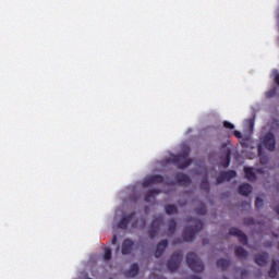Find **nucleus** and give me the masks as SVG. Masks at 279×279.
I'll return each mask as SVG.
<instances>
[{"label":"nucleus","mask_w":279,"mask_h":279,"mask_svg":"<svg viewBox=\"0 0 279 279\" xmlns=\"http://www.w3.org/2000/svg\"><path fill=\"white\" fill-rule=\"evenodd\" d=\"M129 226H131V228H143L145 222L143 220L136 221L134 214H131L130 216L122 217L118 228L125 230Z\"/></svg>","instance_id":"f257e3e1"},{"label":"nucleus","mask_w":279,"mask_h":279,"mask_svg":"<svg viewBox=\"0 0 279 279\" xmlns=\"http://www.w3.org/2000/svg\"><path fill=\"white\" fill-rule=\"evenodd\" d=\"M168 162H173V165H175L179 169H186V167L191 165V159H189V148H186L179 157L171 155Z\"/></svg>","instance_id":"f03ea898"},{"label":"nucleus","mask_w":279,"mask_h":279,"mask_svg":"<svg viewBox=\"0 0 279 279\" xmlns=\"http://www.w3.org/2000/svg\"><path fill=\"white\" fill-rule=\"evenodd\" d=\"M186 263L190 269H192V271H197V272L204 271V264L202 263V259H199L197 254L189 253L186 255Z\"/></svg>","instance_id":"7ed1b4c3"},{"label":"nucleus","mask_w":279,"mask_h":279,"mask_svg":"<svg viewBox=\"0 0 279 279\" xmlns=\"http://www.w3.org/2000/svg\"><path fill=\"white\" fill-rule=\"evenodd\" d=\"M203 227H204V223H202L201 220H193L192 226L186 227L184 229L183 236H184L185 241H193V239L195 236V232H199V230H202Z\"/></svg>","instance_id":"20e7f679"},{"label":"nucleus","mask_w":279,"mask_h":279,"mask_svg":"<svg viewBox=\"0 0 279 279\" xmlns=\"http://www.w3.org/2000/svg\"><path fill=\"white\" fill-rule=\"evenodd\" d=\"M180 263H182V253H174L171 256L170 260H168L167 268L169 269V271H175V269L180 267Z\"/></svg>","instance_id":"39448f33"},{"label":"nucleus","mask_w":279,"mask_h":279,"mask_svg":"<svg viewBox=\"0 0 279 279\" xmlns=\"http://www.w3.org/2000/svg\"><path fill=\"white\" fill-rule=\"evenodd\" d=\"M263 145L269 151H274V149H276V137L274 136V134H266L263 138Z\"/></svg>","instance_id":"423d86ee"},{"label":"nucleus","mask_w":279,"mask_h":279,"mask_svg":"<svg viewBox=\"0 0 279 279\" xmlns=\"http://www.w3.org/2000/svg\"><path fill=\"white\" fill-rule=\"evenodd\" d=\"M232 178H236V172L235 171H226L222 172L218 178H217V184H221V182H230Z\"/></svg>","instance_id":"0eeeda50"},{"label":"nucleus","mask_w":279,"mask_h":279,"mask_svg":"<svg viewBox=\"0 0 279 279\" xmlns=\"http://www.w3.org/2000/svg\"><path fill=\"white\" fill-rule=\"evenodd\" d=\"M159 182H162V177L160 175H151L144 180L143 186L147 187L150 186V184H158Z\"/></svg>","instance_id":"6e6552de"},{"label":"nucleus","mask_w":279,"mask_h":279,"mask_svg":"<svg viewBox=\"0 0 279 279\" xmlns=\"http://www.w3.org/2000/svg\"><path fill=\"white\" fill-rule=\"evenodd\" d=\"M230 234H232L233 236H238L239 240L242 242V243H247V236H245V233L242 232L241 230L236 229V228H232L230 229Z\"/></svg>","instance_id":"1a4fd4ad"},{"label":"nucleus","mask_w":279,"mask_h":279,"mask_svg":"<svg viewBox=\"0 0 279 279\" xmlns=\"http://www.w3.org/2000/svg\"><path fill=\"white\" fill-rule=\"evenodd\" d=\"M240 143L244 151H250V149H254V142L250 137L242 138Z\"/></svg>","instance_id":"9d476101"},{"label":"nucleus","mask_w":279,"mask_h":279,"mask_svg":"<svg viewBox=\"0 0 279 279\" xmlns=\"http://www.w3.org/2000/svg\"><path fill=\"white\" fill-rule=\"evenodd\" d=\"M244 173H245L246 180L254 182V180H256V173H258V170L254 168H244Z\"/></svg>","instance_id":"9b49d317"},{"label":"nucleus","mask_w":279,"mask_h":279,"mask_svg":"<svg viewBox=\"0 0 279 279\" xmlns=\"http://www.w3.org/2000/svg\"><path fill=\"white\" fill-rule=\"evenodd\" d=\"M267 260H269V256L266 253L259 254L255 257L256 265L259 267H265L267 265Z\"/></svg>","instance_id":"f8f14e48"},{"label":"nucleus","mask_w":279,"mask_h":279,"mask_svg":"<svg viewBox=\"0 0 279 279\" xmlns=\"http://www.w3.org/2000/svg\"><path fill=\"white\" fill-rule=\"evenodd\" d=\"M160 221H162L161 217H157L151 225V230H150V236L154 238L156 236V232H158V228L160 226Z\"/></svg>","instance_id":"ddd939ff"},{"label":"nucleus","mask_w":279,"mask_h":279,"mask_svg":"<svg viewBox=\"0 0 279 279\" xmlns=\"http://www.w3.org/2000/svg\"><path fill=\"white\" fill-rule=\"evenodd\" d=\"M239 193H240V195H244L245 197H247V195H250V193H252V185H250L247 183L240 185Z\"/></svg>","instance_id":"4468645a"},{"label":"nucleus","mask_w":279,"mask_h":279,"mask_svg":"<svg viewBox=\"0 0 279 279\" xmlns=\"http://www.w3.org/2000/svg\"><path fill=\"white\" fill-rule=\"evenodd\" d=\"M133 246L134 242H132V240H125L122 244V254H130V252H132Z\"/></svg>","instance_id":"2eb2a0df"},{"label":"nucleus","mask_w":279,"mask_h":279,"mask_svg":"<svg viewBox=\"0 0 279 279\" xmlns=\"http://www.w3.org/2000/svg\"><path fill=\"white\" fill-rule=\"evenodd\" d=\"M167 247V241H161L159 244H157L156 251H155V257L159 258V256L165 252Z\"/></svg>","instance_id":"dca6fc26"},{"label":"nucleus","mask_w":279,"mask_h":279,"mask_svg":"<svg viewBox=\"0 0 279 279\" xmlns=\"http://www.w3.org/2000/svg\"><path fill=\"white\" fill-rule=\"evenodd\" d=\"M177 181L179 182V184H181L182 186H186V184H189L191 182V179H189V177H186L183 173H179L177 174Z\"/></svg>","instance_id":"f3484780"},{"label":"nucleus","mask_w":279,"mask_h":279,"mask_svg":"<svg viewBox=\"0 0 279 279\" xmlns=\"http://www.w3.org/2000/svg\"><path fill=\"white\" fill-rule=\"evenodd\" d=\"M259 160L263 165H267L269 162V158L263 154V145H259L257 148Z\"/></svg>","instance_id":"a211bd4d"},{"label":"nucleus","mask_w":279,"mask_h":279,"mask_svg":"<svg viewBox=\"0 0 279 279\" xmlns=\"http://www.w3.org/2000/svg\"><path fill=\"white\" fill-rule=\"evenodd\" d=\"M235 256L241 259L247 258V251H245L243 247L239 246L235 250Z\"/></svg>","instance_id":"6ab92c4d"},{"label":"nucleus","mask_w":279,"mask_h":279,"mask_svg":"<svg viewBox=\"0 0 279 279\" xmlns=\"http://www.w3.org/2000/svg\"><path fill=\"white\" fill-rule=\"evenodd\" d=\"M137 275H138V265L133 264V265L131 266V269L126 272V276H128L129 278H134V277L137 276Z\"/></svg>","instance_id":"aec40b11"},{"label":"nucleus","mask_w":279,"mask_h":279,"mask_svg":"<svg viewBox=\"0 0 279 279\" xmlns=\"http://www.w3.org/2000/svg\"><path fill=\"white\" fill-rule=\"evenodd\" d=\"M167 215H175L178 213V208L173 205L166 206Z\"/></svg>","instance_id":"412c9836"},{"label":"nucleus","mask_w":279,"mask_h":279,"mask_svg":"<svg viewBox=\"0 0 279 279\" xmlns=\"http://www.w3.org/2000/svg\"><path fill=\"white\" fill-rule=\"evenodd\" d=\"M228 265H230V262H228V259H219L217 262V267H219V269H226Z\"/></svg>","instance_id":"4be33fe9"},{"label":"nucleus","mask_w":279,"mask_h":279,"mask_svg":"<svg viewBox=\"0 0 279 279\" xmlns=\"http://www.w3.org/2000/svg\"><path fill=\"white\" fill-rule=\"evenodd\" d=\"M155 195H158V191H150L149 194L145 197V202H154Z\"/></svg>","instance_id":"5701e85b"},{"label":"nucleus","mask_w":279,"mask_h":279,"mask_svg":"<svg viewBox=\"0 0 279 279\" xmlns=\"http://www.w3.org/2000/svg\"><path fill=\"white\" fill-rule=\"evenodd\" d=\"M168 232H169V234H173L175 232V221H173V220L169 221Z\"/></svg>","instance_id":"b1692460"},{"label":"nucleus","mask_w":279,"mask_h":279,"mask_svg":"<svg viewBox=\"0 0 279 279\" xmlns=\"http://www.w3.org/2000/svg\"><path fill=\"white\" fill-rule=\"evenodd\" d=\"M263 206H265V202L263 201V198L257 197L255 201V207L257 208V210H260Z\"/></svg>","instance_id":"393cba45"},{"label":"nucleus","mask_w":279,"mask_h":279,"mask_svg":"<svg viewBox=\"0 0 279 279\" xmlns=\"http://www.w3.org/2000/svg\"><path fill=\"white\" fill-rule=\"evenodd\" d=\"M111 256H112V251L110 248H106L104 254V260H110Z\"/></svg>","instance_id":"a878e982"},{"label":"nucleus","mask_w":279,"mask_h":279,"mask_svg":"<svg viewBox=\"0 0 279 279\" xmlns=\"http://www.w3.org/2000/svg\"><path fill=\"white\" fill-rule=\"evenodd\" d=\"M198 215H205L206 214V207L204 204H199V207L196 209Z\"/></svg>","instance_id":"bb28decb"},{"label":"nucleus","mask_w":279,"mask_h":279,"mask_svg":"<svg viewBox=\"0 0 279 279\" xmlns=\"http://www.w3.org/2000/svg\"><path fill=\"white\" fill-rule=\"evenodd\" d=\"M201 189H203L204 191H208V181L206 180V178L202 180Z\"/></svg>","instance_id":"cd10ccee"},{"label":"nucleus","mask_w":279,"mask_h":279,"mask_svg":"<svg viewBox=\"0 0 279 279\" xmlns=\"http://www.w3.org/2000/svg\"><path fill=\"white\" fill-rule=\"evenodd\" d=\"M223 128H227L228 130H234V124H232L228 121H225L223 122Z\"/></svg>","instance_id":"c85d7f7f"},{"label":"nucleus","mask_w":279,"mask_h":279,"mask_svg":"<svg viewBox=\"0 0 279 279\" xmlns=\"http://www.w3.org/2000/svg\"><path fill=\"white\" fill-rule=\"evenodd\" d=\"M241 278H247L248 272L246 270H240Z\"/></svg>","instance_id":"c756f323"},{"label":"nucleus","mask_w":279,"mask_h":279,"mask_svg":"<svg viewBox=\"0 0 279 279\" xmlns=\"http://www.w3.org/2000/svg\"><path fill=\"white\" fill-rule=\"evenodd\" d=\"M276 95V88L267 93V97H274Z\"/></svg>","instance_id":"7c9ffc66"},{"label":"nucleus","mask_w":279,"mask_h":279,"mask_svg":"<svg viewBox=\"0 0 279 279\" xmlns=\"http://www.w3.org/2000/svg\"><path fill=\"white\" fill-rule=\"evenodd\" d=\"M233 134H234V136H236V138H241V132L234 131Z\"/></svg>","instance_id":"2f4dec72"},{"label":"nucleus","mask_w":279,"mask_h":279,"mask_svg":"<svg viewBox=\"0 0 279 279\" xmlns=\"http://www.w3.org/2000/svg\"><path fill=\"white\" fill-rule=\"evenodd\" d=\"M247 123H248L250 128H254V121L247 120Z\"/></svg>","instance_id":"473e14b6"},{"label":"nucleus","mask_w":279,"mask_h":279,"mask_svg":"<svg viewBox=\"0 0 279 279\" xmlns=\"http://www.w3.org/2000/svg\"><path fill=\"white\" fill-rule=\"evenodd\" d=\"M245 223H254V220L252 218H248L245 220Z\"/></svg>","instance_id":"72a5a7b5"},{"label":"nucleus","mask_w":279,"mask_h":279,"mask_svg":"<svg viewBox=\"0 0 279 279\" xmlns=\"http://www.w3.org/2000/svg\"><path fill=\"white\" fill-rule=\"evenodd\" d=\"M116 244H117V235H114L112 240V245H116Z\"/></svg>","instance_id":"f704fd0d"},{"label":"nucleus","mask_w":279,"mask_h":279,"mask_svg":"<svg viewBox=\"0 0 279 279\" xmlns=\"http://www.w3.org/2000/svg\"><path fill=\"white\" fill-rule=\"evenodd\" d=\"M120 213H121V210L118 209V210L116 211V217H119Z\"/></svg>","instance_id":"c9c22d12"},{"label":"nucleus","mask_w":279,"mask_h":279,"mask_svg":"<svg viewBox=\"0 0 279 279\" xmlns=\"http://www.w3.org/2000/svg\"><path fill=\"white\" fill-rule=\"evenodd\" d=\"M228 158H230V149H228V155H227Z\"/></svg>","instance_id":"e433bc0d"},{"label":"nucleus","mask_w":279,"mask_h":279,"mask_svg":"<svg viewBox=\"0 0 279 279\" xmlns=\"http://www.w3.org/2000/svg\"><path fill=\"white\" fill-rule=\"evenodd\" d=\"M194 279H199V277H194Z\"/></svg>","instance_id":"4c0bfd02"}]
</instances>
